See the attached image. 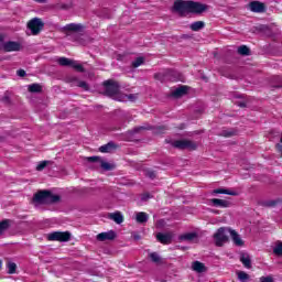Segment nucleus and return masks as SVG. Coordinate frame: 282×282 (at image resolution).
I'll list each match as a JSON object with an SVG mask.
<instances>
[{"label": "nucleus", "instance_id": "obj_1", "mask_svg": "<svg viewBox=\"0 0 282 282\" xmlns=\"http://www.w3.org/2000/svg\"><path fill=\"white\" fill-rule=\"evenodd\" d=\"M104 85L106 96L113 98V100H118L119 102H135V100H138V94L127 95L120 93V87L116 82L108 80L105 82Z\"/></svg>", "mask_w": 282, "mask_h": 282}, {"label": "nucleus", "instance_id": "obj_2", "mask_svg": "<svg viewBox=\"0 0 282 282\" xmlns=\"http://www.w3.org/2000/svg\"><path fill=\"white\" fill-rule=\"evenodd\" d=\"M174 10L175 12H178V14H188V12L202 14V12L208 10V7L199 2L176 0L174 2Z\"/></svg>", "mask_w": 282, "mask_h": 282}, {"label": "nucleus", "instance_id": "obj_3", "mask_svg": "<svg viewBox=\"0 0 282 282\" xmlns=\"http://www.w3.org/2000/svg\"><path fill=\"white\" fill-rule=\"evenodd\" d=\"M58 202H61V196L46 189L40 191L33 196L34 206H41L42 204H58Z\"/></svg>", "mask_w": 282, "mask_h": 282}, {"label": "nucleus", "instance_id": "obj_4", "mask_svg": "<svg viewBox=\"0 0 282 282\" xmlns=\"http://www.w3.org/2000/svg\"><path fill=\"white\" fill-rule=\"evenodd\" d=\"M228 234L230 235V228L228 227H220L214 234L215 246L217 248L224 247V243L228 241Z\"/></svg>", "mask_w": 282, "mask_h": 282}, {"label": "nucleus", "instance_id": "obj_5", "mask_svg": "<svg viewBox=\"0 0 282 282\" xmlns=\"http://www.w3.org/2000/svg\"><path fill=\"white\" fill-rule=\"evenodd\" d=\"M72 239V232L69 231H53L47 235L48 241H59L61 243H65Z\"/></svg>", "mask_w": 282, "mask_h": 282}, {"label": "nucleus", "instance_id": "obj_6", "mask_svg": "<svg viewBox=\"0 0 282 282\" xmlns=\"http://www.w3.org/2000/svg\"><path fill=\"white\" fill-rule=\"evenodd\" d=\"M88 162H91L93 164H97V166H101V169L104 171H113L115 165L109 163V162H105V160L98 158V156H90L88 158Z\"/></svg>", "mask_w": 282, "mask_h": 282}, {"label": "nucleus", "instance_id": "obj_7", "mask_svg": "<svg viewBox=\"0 0 282 282\" xmlns=\"http://www.w3.org/2000/svg\"><path fill=\"white\" fill-rule=\"evenodd\" d=\"M175 149H188L189 151H195L197 149V143L189 140H177L173 142Z\"/></svg>", "mask_w": 282, "mask_h": 282}, {"label": "nucleus", "instance_id": "obj_8", "mask_svg": "<svg viewBox=\"0 0 282 282\" xmlns=\"http://www.w3.org/2000/svg\"><path fill=\"white\" fill-rule=\"evenodd\" d=\"M28 28L33 35H36L43 30V21L39 18H34L28 23Z\"/></svg>", "mask_w": 282, "mask_h": 282}, {"label": "nucleus", "instance_id": "obj_9", "mask_svg": "<svg viewBox=\"0 0 282 282\" xmlns=\"http://www.w3.org/2000/svg\"><path fill=\"white\" fill-rule=\"evenodd\" d=\"M156 240L162 243L163 246H170V243H173V234L171 232H159L156 234Z\"/></svg>", "mask_w": 282, "mask_h": 282}, {"label": "nucleus", "instance_id": "obj_10", "mask_svg": "<svg viewBox=\"0 0 282 282\" xmlns=\"http://www.w3.org/2000/svg\"><path fill=\"white\" fill-rule=\"evenodd\" d=\"M116 239V231L110 230L97 235V241H113Z\"/></svg>", "mask_w": 282, "mask_h": 282}, {"label": "nucleus", "instance_id": "obj_11", "mask_svg": "<svg viewBox=\"0 0 282 282\" xmlns=\"http://www.w3.org/2000/svg\"><path fill=\"white\" fill-rule=\"evenodd\" d=\"M4 52H19L21 50V44L19 42H7L3 44Z\"/></svg>", "mask_w": 282, "mask_h": 282}, {"label": "nucleus", "instance_id": "obj_12", "mask_svg": "<svg viewBox=\"0 0 282 282\" xmlns=\"http://www.w3.org/2000/svg\"><path fill=\"white\" fill-rule=\"evenodd\" d=\"M229 235L235 243V246L242 247L245 246L243 239H241V236L235 230V229H229Z\"/></svg>", "mask_w": 282, "mask_h": 282}, {"label": "nucleus", "instance_id": "obj_13", "mask_svg": "<svg viewBox=\"0 0 282 282\" xmlns=\"http://www.w3.org/2000/svg\"><path fill=\"white\" fill-rule=\"evenodd\" d=\"M249 10H251V12H265V4H263V2L253 1L249 3Z\"/></svg>", "mask_w": 282, "mask_h": 282}, {"label": "nucleus", "instance_id": "obj_14", "mask_svg": "<svg viewBox=\"0 0 282 282\" xmlns=\"http://www.w3.org/2000/svg\"><path fill=\"white\" fill-rule=\"evenodd\" d=\"M210 202L216 208H228L230 206V203H228V200L219 198H213Z\"/></svg>", "mask_w": 282, "mask_h": 282}, {"label": "nucleus", "instance_id": "obj_15", "mask_svg": "<svg viewBox=\"0 0 282 282\" xmlns=\"http://www.w3.org/2000/svg\"><path fill=\"white\" fill-rule=\"evenodd\" d=\"M240 262L242 263L243 268H247V270L252 268V260L250 259V256L246 253H241Z\"/></svg>", "mask_w": 282, "mask_h": 282}, {"label": "nucleus", "instance_id": "obj_16", "mask_svg": "<svg viewBox=\"0 0 282 282\" xmlns=\"http://www.w3.org/2000/svg\"><path fill=\"white\" fill-rule=\"evenodd\" d=\"M187 91H188L187 86H181L172 93V96H174V98H182V96L186 95Z\"/></svg>", "mask_w": 282, "mask_h": 282}, {"label": "nucleus", "instance_id": "obj_17", "mask_svg": "<svg viewBox=\"0 0 282 282\" xmlns=\"http://www.w3.org/2000/svg\"><path fill=\"white\" fill-rule=\"evenodd\" d=\"M108 219H112L115 224H122V221H124V216L120 213H113L108 215Z\"/></svg>", "mask_w": 282, "mask_h": 282}, {"label": "nucleus", "instance_id": "obj_18", "mask_svg": "<svg viewBox=\"0 0 282 282\" xmlns=\"http://www.w3.org/2000/svg\"><path fill=\"white\" fill-rule=\"evenodd\" d=\"M64 30L67 32H80L83 30V24L70 23L64 26Z\"/></svg>", "mask_w": 282, "mask_h": 282}, {"label": "nucleus", "instance_id": "obj_19", "mask_svg": "<svg viewBox=\"0 0 282 282\" xmlns=\"http://www.w3.org/2000/svg\"><path fill=\"white\" fill-rule=\"evenodd\" d=\"M214 195H232V196H237V192L235 191H229L226 188H217L213 191Z\"/></svg>", "mask_w": 282, "mask_h": 282}, {"label": "nucleus", "instance_id": "obj_20", "mask_svg": "<svg viewBox=\"0 0 282 282\" xmlns=\"http://www.w3.org/2000/svg\"><path fill=\"white\" fill-rule=\"evenodd\" d=\"M192 269L194 270V272H205L206 271V265L199 261H194L192 264Z\"/></svg>", "mask_w": 282, "mask_h": 282}, {"label": "nucleus", "instance_id": "obj_21", "mask_svg": "<svg viewBox=\"0 0 282 282\" xmlns=\"http://www.w3.org/2000/svg\"><path fill=\"white\" fill-rule=\"evenodd\" d=\"M205 25L204 21H196L192 23L189 28L193 32H199V30H204Z\"/></svg>", "mask_w": 282, "mask_h": 282}, {"label": "nucleus", "instance_id": "obj_22", "mask_svg": "<svg viewBox=\"0 0 282 282\" xmlns=\"http://www.w3.org/2000/svg\"><path fill=\"white\" fill-rule=\"evenodd\" d=\"M170 80H173V82L181 80L182 83H184V76H182L180 74V72L171 70L170 72Z\"/></svg>", "mask_w": 282, "mask_h": 282}, {"label": "nucleus", "instance_id": "obj_23", "mask_svg": "<svg viewBox=\"0 0 282 282\" xmlns=\"http://www.w3.org/2000/svg\"><path fill=\"white\" fill-rule=\"evenodd\" d=\"M181 241H193V239H197V234L188 232L180 236Z\"/></svg>", "mask_w": 282, "mask_h": 282}, {"label": "nucleus", "instance_id": "obj_24", "mask_svg": "<svg viewBox=\"0 0 282 282\" xmlns=\"http://www.w3.org/2000/svg\"><path fill=\"white\" fill-rule=\"evenodd\" d=\"M135 219L138 224H147L149 221V215L144 213H139L137 214Z\"/></svg>", "mask_w": 282, "mask_h": 282}, {"label": "nucleus", "instance_id": "obj_25", "mask_svg": "<svg viewBox=\"0 0 282 282\" xmlns=\"http://www.w3.org/2000/svg\"><path fill=\"white\" fill-rule=\"evenodd\" d=\"M10 228V219H4L0 221V235H3L6 230Z\"/></svg>", "mask_w": 282, "mask_h": 282}, {"label": "nucleus", "instance_id": "obj_26", "mask_svg": "<svg viewBox=\"0 0 282 282\" xmlns=\"http://www.w3.org/2000/svg\"><path fill=\"white\" fill-rule=\"evenodd\" d=\"M237 276L240 282L250 281V274L245 271H238Z\"/></svg>", "mask_w": 282, "mask_h": 282}, {"label": "nucleus", "instance_id": "obj_27", "mask_svg": "<svg viewBox=\"0 0 282 282\" xmlns=\"http://www.w3.org/2000/svg\"><path fill=\"white\" fill-rule=\"evenodd\" d=\"M28 89L29 91H31V94H39L42 91L43 88L39 84H32L28 86Z\"/></svg>", "mask_w": 282, "mask_h": 282}, {"label": "nucleus", "instance_id": "obj_28", "mask_svg": "<svg viewBox=\"0 0 282 282\" xmlns=\"http://www.w3.org/2000/svg\"><path fill=\"white\" fill-rule=\"evenodd\" d=\"M281 198H278V199H273V200H268L265 203V206H268V208H276V206H281Z\"/></svg>", "mask_w": 282, "mask_h": 282}, {"label": "nucleus", "instance_id": "obj_29", "mask_svg": "<svg viewBox=\"0 0 282 282\" xmlns=\"http://www.w3.org/2000/svg\"><path fill=\"white\" fill-rule=\"evenodd\" d=\"M57 63L59 65H62L63 67H67V66H70L72 65V59L67 58V57H59L57 59Z\"/></svg>", "mask_w": 282, "mask_h": 282}, {"label": "nucleus", "instance_id": "obj_30", "mask_svg": "<svg viewBox=\"0 0 282 282\" xmlns=\"http://www.w3.org/2000/svg\"><path fill=\"white\" fill-rule=\"evenodd\" d=\"M238 54H241V56H249L250 55V48L248 46L242 45L238 47Z\"/></svg>", "mask_w": 282, "mask_h": 282}, {"label": "nucleus", "instance_id": "obj_31", "mask_svg": "<svg viewBox=\"0 0 282 282\" xmlns=\"http://www.w3.org/2000/svg\"><path fill=\"white\" fill-rule=\"evenodd\" d=\"M7 268H8V274H17V263L8 262Z\"/></svg>", "mask_w": 282, "mask_h": 282}, {"label": "nucleus", "instance_id": "obj_32", "mask_svg": "<svg viewBox=\"0 0 282 282\" xmlns=\"http://www.w3.org/2000/svg\"><path fill=\"white\" fill-rule=\"evenodd\" d=\"M113 149V143H108L99 148L100 153H109Z\"/></svg>", "mask_w": 282, "mask_h": 282}, {"label": "nucleus", "instance_id": "obj_33", "mask_svg": "<svg viewBox=\"0 0 282 282\" xmlns=\"http://www.w3.org/2000/svg\"><path fill=\"white\" fill-rule=\"evenodd\" d=\"M273 254L281 257L282 254V242L278 241L276 246L273 248Z\"/></svg>", "mask_w": 282, "mask_h": 282}, {"label": "nucleus", "instance_id": "obj_34", "mask_svg": "<svg viewBox=\"0 0 282 282\" xmlns=\"http://www.w3.org/2000/svg\"><path fill=\"white\" fill-rule=\"evenodd\" d=\"M149 258L151 259V261L153 263H160V261H161L160 254H158V252L150 253Z\"/></svg>", "mask_w": 282, "mask_h": 282}, {"label": "nucleus", "instance_id": "obj_35", "mask_svg": "<svg viewBox=\"0 0 282 282\" xmlns=\"http://www.w3.org/2000/svg\"><path fill=\"white\" fill-rule=\"evenodd\" d=\"M70 67L74 69H77V72H84L83 65H80L78 62L72 59Z\"/></svg>", "mask_w": 282, "mask_h": 282}, {"label": "nucleus", "instance_id": "obj_36", "mask_svg": "<svg viewBox=\"0 0 282 282\" xmlns=\"http://www.w3.org/2000/svg\"><path fill=\"white\" fill-rule=\"evenodd\" d=\"M140 65H144V57H137L132 62V67H140Z\"/></svg>", "mask_w": 282, "mask_h": 282}, {"label": "nucleus", "instance_id": "obj_37", "mask_svg": "<svg viewBox=\"0 0 282 282\" xmlns=\"http://www.w3.org/2000/svg\"><path fill=\"white\" fill-rule=\"evenodd\" d=\"M47 164H50V161L40 162L36 166V171H43V169H45V166H47Z\"/></svg>", "mask_w": 282, "mask_h": 282}, {"label": "nucleus", "instance_id": "obj_38", "mask_svg": "<svg viewBox=\"0 0 282 282\" xmlns=\"http://www.w3.org/2000/svg\"><path fill=\"white\" fill-rule=\"evenodd\" d=\"M260 282H274V278L272 275L261 276Z\"/></svg>", "mask_w": 282, "mask_h": 282}, {"label": "nucleus", "instance_id": "obj_39", "mask_svg": "<svg viewBox=\"0 0 282 282\" xmlns=\"http://www.w3.org/2000/svg\"><path fill=\"white\" fill-rule=\"evenodd\" d=\"M78 87H82V89H85V90L89 89V86L87 85L86 82H79Z\"/></svg>", "mask_w": 282, "mask_h": 282}, {"label": "nucleus", "instance_id": "obj_40", "mask_svg": "<svg viewBox=\"0 0 282 282\" xmlns=\"http://www.w3.org/2000/svg\"><path fill=\"white\" fill-rule=\"evenodd\" d=\"M132 238L134 239V241H140V239H142V236L138 232H133Z\"/></svg>", "mask_w": 282, "mask_h": 282}, {"label": "nucleus", "instance_id": "obj_41", "mask_svg": "<svg viewBox=\"0 0 282 282\" xmlns=\"http://www.w3.org/2000/svg\"><path fill=\"white\" fill-rule=\"evenodd\" d=\"M145 175H147L148 177H150L151 180H153V178L155 177V172H153V171H148V172L145 173Z\"/></svg>", "mask_w": 282, "mask_h": 282}, {"label": "nucleus", "instance_id": "obj_42", "mask_svg": "<svg viewBox=\"0 0 282 282\" xmlns=\"http://www.w3.org/2000/svg\"><path fill=\"white\" fill-rule=\"evenodd\" d=\"M141 199H142V202H147V199H151V195L150 194H143Z\"/></svg>", "mask_w": 282, "mask_h": 282}, {"label": "nucleus", "instance_id": "obj_43", "mask_svg": "<svg viewBox=\"0 0 282 282\" xmlns=\"http://www.w3.org/2000/svg\"><path fill=\"white\" fill-rule=\"evenodd\" d=\"M223 135H225V138H230V135H234V133L231 131H224Z\"/></svg>", "mask_w": 282, "mask_h": 282}, {"label": "nucleus", "instance_id": "obj_44", "mask_svg": "<svg viewBox=\"0 0 282 282\" xmlns=\"http://www.w3.org/2000/svg\"><path fill=\"white\" fill-rule=\"evenodd\" d=\"M18 76H20L21 78H23V76H25V70L19 69V70H18Z\"/></svg>", "mask_w": 282, "mask_h": 282}, {"label": "nucleus", "instance_id": "obj_45", "mask_svg": "<svg viewBox=\"0 0 282 282\" xmlns=\"http://www.w3.org/2000/svg\"><path fill=\"white\" fill-rule=\"evenodd\" d=\"M143 129H147V128H144V127H137V128H134L133 132L134 133H139V131H143Z\"/></svg>", "mask_w": 282, "mask_h": 282}, {"label": "nucleus", "instance_id": "obj_46", "mask_svg": "<svg viewBox=\"0 0 282 282\" xmlns=\"http://www.w3.org/2000/svg\"><path fill=\"white\" fill-rule=\"evenodd\" d=\"M236 105H238V107H246V102L245 101H242V102H237L236 101Z\"/></svg>", "mask_w": 282, "mask_h": 282}, {"label": "nucleus", "instance_id": "obj_47", "mask_svg": "<svg viewBox=\"0 0 282 282\" xmlns=\"http://www.w3.org/2000/svg\"><path fill=\"white\" fill-rule=\"evenodd\" d=\"M34 1H36V3H46L47 2V0H34Z\"/></svg>", "mask_w": 282, "mask_h": 282}, {"label": "nucleus", "instance_id": "obj_48", "mask_svg": "<svg viewBox=\"0 0 282 282\" xmlns=\"http://www.w3.org/2000/svg\"><path fill=\"white\" fill-rule=\"evenodd\" d=\"M280 142L282 143V137H281V139H280Z\"/></svg>", "mask_w": 282, "mask_h": 282}]
</instances>
